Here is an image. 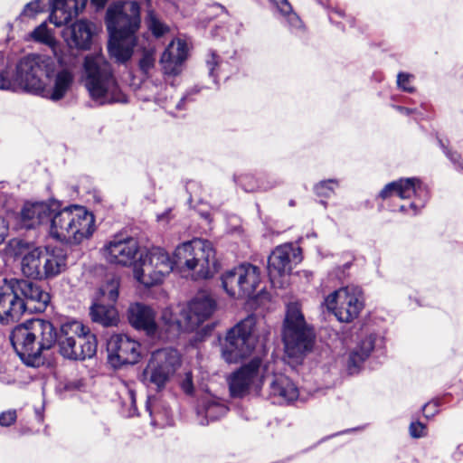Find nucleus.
Wrapping results in <instances>:
<instances>
[{"label": "nucleus", "mask_w": 463, "mask_h": 463, "mask_svg": "<svg viewBox=\"0 0 463 463\" xmlns=\"http://www.w3.org/2000/svg\"><path fill=\"white\" fill-rule=\"evenodd\" d=\"M106 25L110 38L108 44L109 55L124 63L133 55L140 28V6L136 1L118 2L109 6Z\"/></svg>", "instance_id": "obj_1"}, {"label": "nucleus", "mask_w": 463, "mask_h": 463, "mask_svg": "<svg viewBox=\"0 0 463 463\" xmlns=\"http://www.w3.org/2000/svg\"><path fill=\"white\" fill-rule=\"evenodd\" d=\"M57 339V332L52 322L33 318L16 326L11 335V344L27 365L38 367L43 364L44 351L50 350Z\"/></svg>", "instance_id": "obj_2"}, {"label": "nucleus", "mask_w": 463, "mask_h": 463, "mask_svg": "<svg viewBox=\"0 0 463 463\" xmlns=\"http://www.w3.org/2000/svg\"><path fill=\"white\" fill-rule=\"evenodd\" d=\"M50 299L49 293L32 281L5 279L2 283V307L6 305L8 307L4 311L2 321L18 320L27 309L31 312H43Z\"/></svg>", "instance_id": "obj_3"}, {"label": "nucleus", "mask_w": 463, "mask_h": 463, "mask_svg": "<svg viewBox=\"0 0 463 463\" xmlns=\"http://www.w3.org/2000/svg\"><path fill=\"white\" fill-rule=\"evenodd\" d=\"M83 81L90 98L99 105L126 102L110 63L100 53L85 57Z\"/></svg>", "instance_id": "obj_4"}, {"label": "nucleus", "mask_w": 463, "mask_h": 463, "mask_svg": "<svg viewBox=\"0 0 463 463\" xmlns=\"http://www.w3.org/2000/svg\"><path fill=\"white\" fill-rule=\"evenodd\" d=\"M174 256L175 269L194 280L209 279L218 269L215 250L206 240L183 242L176 247Z\"/></svg>", "instance_id": "obj_5"}, {"label": "nucleus", "mask_w": 463, "mask_h": 463, "mask_svg": "<svg viewBox=\"0 0 463 463\" xmlns=\"http://www.w3.org/2000/svg\"><path fill=\"white\" fill-rule=\"evenodd\" d=\"M95 231L94 215L86 208L78 205L61 207L51 219L49 234L52 238L70 243H80L89 239Z\"/></svg>", "instance_id": "obj_6"}, {"label": "nucleus", "mask_w": 463, "mask_h": 463, "mask_svg": "<svg viewBox=\"0 0 463 463\" xmlns=\"http://www.w3.org/2000/svg\"><path fill=\"white\" fill-rule=\"evenodd\" d=\"M56 342L60 354L68 359L84 360L97 351L96 336L80 321H70L61 326Z\"/></svg>", "instance_id": "obj_7"}, {"label": "nucleus", "mask_w": 463, "mask_h": 463, "mask_svg": "<svg viewBox=\"0 0 463 463\" xmlns=\"http://www.w3.org/2000/svg\"><path fill=\"white\" fill-rule=\"evenodd\" d=\"M258 321L249 316L231 328L222 345V356L229 364H237L249 356L258 342Z\"/></svg>", "instance_id": "obj_8"}, {"label": "nucleus", "mask_w": 463, "mask_h": 463, "mask_svg": "<svg viewBox=\"0 0 463 463\" xmlns=\"http://www.w3.org/2000/svg\"><path fill=\"white\" fill-rule=\"evenodd\" d=\"M282 336L288 356L298 357L312 348L315 335L298 303L288 305Z\"/></svg>", "instance_id": "obj_9"}, {"label": "nucleus", "mask_w": 463, "mask_h": 463, "mask_svg": "<svg viewBox=\"0 0 463 463\" xmlns=\"http://www.w3.org/2000/svg\"><path fill=\"white\" fill-rule=\"evenodd\" d=\"M175 268V256L171 259L161 248H152L146 254H139L134 267V277L146 287L161 283Z\"/></svg>", "instance_id": "obj_10"}, {"label": "nucleus", "mask_w": 463, "mask_h": 463, "mask_svg": "<svg viewBox=\"0 0 463 463\" xmlns=\"http://www.w3.org/2000/svg\"><path fill=\"white\" fill-rule=\"evenodd\" d=\"M181 365L179 353L173 348L158 349L152 353L142 373V381L157 391L165 388Z\"/></svg>", "instance_id": "obj_11"}, {"label": "nucleus", "mask_w": 463, "mask_h": 463, "mask_svg": "<svg viewBox=\"0 0 463 463\" xmlns=\"http://www.w3.org/2000/svg\"><path fill=\"white\" fill-rule=\"evenodd\" d=\"M260 283V269L250 263L236 266L222 275V285L232 298L251 297Z\"/></svg>", "instance_id": "obj_12"}, {"label": "nucleus", "mask_w": 463, "mask_h": 463, "mask_svg": "<svg viewBox=\"0 0 463 463\" xmlns=\"http://www.w3.org/2000/svg\"><path fill=\"white\" fill-rule=\"evenodd\" d=\"M324 304L339 322L350 323L357 318L364 307L363 292L356 286L340 288L329 294Z\"/></svg>", "instance_id": "obj_13"}, {"label": "nucleus", "mask_w": 463, "mask_h": 463, "mask_svg": "<svg viewBox=\"0 0 463 463\" xmlns=\"http://www.w3.org/2000/svg\"><path fill=\"white\" fill-rule=\"evenodd\" d=\"M264 379V368L259 358L252 359L229 377V389L232 397L241 398L250 392L258 393Z\"/></svg>", "instance_id": "obj_14"}, {"label": "nucleus", "mask_w": 463, "mask_h": 463, "mask_svg": "<svg viewBox=\"0 0 463 463\" xmlns=\"http://www.w3.org/2000/svg\"><path fill=\"white\" fill-rule=\"evenodd\" d=\"M301 260L299 248L290 243L278 246L269 255L268 260V272L274 287L282 288L284 279L288 276L294 264Z\"/></svg>", "instance_id": "obj_15"}, {"label": "nucleus", "mask_w": 463, "mask_h": 463, "mask_svg": "<svg viewBox=\"0 0 463 463\" xmlns=\"http://www.w3.org/2000/svg\"><path fill=\"white\" fill-rule=\"evenodd\" d=\"M52 60L37 54L28 55L19 61L16 67V80L24 89L37 94Z\"/></svg>", "instance_id": "obj_16"}, {"label": "nucleus", "mask_w": 463, "mask_h": 463, "mask_svg": "<svg viewBox=\"0 0 463 463\" xmlns=\"http://www.w3.org/2000/svg\"><path fill=\"white\" fill-rule=\"evenodd\" d=\"M107 351L109 362L115 368L135 364L141 358V345L127 335H111Z\"/></svg>", "instance_id": "obj_17"}, {"label": "nucleus", "mask_w": 463, "mask_h": 463, "mask_svg": "<svg viewBox=\"0 0 463 463\" xmlns=\"http://www.w3.org/2000/svg\"><path fill=\"white\" fill-rule=\"evenodd\" d=\"M74 78V73L70 68H61L52 73L48 70L37 95L53 101L60 100L71 89Z\"/></svg>", "instance_id": "obj_18"}, {"label": "nucleus", "mask_w": 463, "mask_h": 463, "mask_svg": "<svg viewBox=\"0 0 463 463\" xmlns=\"http://www.w3.org/2000/svg\"><path fill=\"white\" fill-rule=\"evenodd\" d=\"M139 253L138 242L132 237H114L103 248L107 261L120 266H130Z\"/></svg>", "instance_id": "obj_19"}, {"label": "nucleus", "mask_w": 463, "mask_h": 463, "mask_svg": "<svg viewBox=\"0 0 463 463\" xmlns=\"http://www.w3.org/2000/svg\"><path fill=\"white\" fill-rule=\"evenodd\" d=\"M40 272L34 279L53 278L61 273L66 267V254L61 248L47 246L41 248L38 257Z\"/></svg>", "instance_id": "obj_20"}, {"label": "nucleus", "mask_w": 463, "mask_h": 463, "mask_svg": "<svg viewBox=\"0 0 463 463\" xmlns=\"http://www.w3.org/2000/svg\"><path fill=\"white\" fill-rule=\"evenodd\" d=\"M216 307L215 301L206 294H198L187 305H184L186 324L193 331L211 317Z\"/></svg>", "instance_id": "obj_21"}, {"label": "nucleus", "mask_w": 463, "mask_h": 463, "mask_svg": "<svg viewBox=\"0 0 463 463\" xmlns=\"http://www.w3.org/2000/svg\"><path fill=\"white\" fill-rule=\"evenodd\" d=\"M156 316L153 308L141 303L130 305L128 310V321L134 328L144 331L148 336L161 337Z\"/></svg>", "instance_id": "obj_22"}, {"label": "nucleus", "mask_w": 463, "mask_h": 463, "mask_svg": "<svg viewBox=\"0 0 463 463\" xmlns=\"http://www.w3.org/2000/svg\"><path fill=\"white\" fill-rule=\"evenodd\" d=\"M60 208L57 201L26 203L21 212L22 221L26 228H33L49 222Z\"/></svg>", "instance_id": "obj_23"}, {"label": "nucleus", "mask_w": 463, "mask_h": 463, "mask_svg": "<svg viewBox=\"0 0 463 463\" xmlns=\"http://www.w3.org/2000/svg\"><path fill=\"white\" fill-rule=\"evenodd\" d=\"M86 7V0H53L50 22L61 27L69 24Z\"/></svg>", "instance_id": "obj_24"}, {"label": "nucleus", "mask_w": 463, "mask_h": 463, "mask_svg": "<svg viewBox=\"0 0 463 463\" xmlns=\"http://www.w3.org/2000/svg\"><path fill=\"white\" fill-rule=\"evenodd\" d=\"M186 43L177 39L172 41L162 54L160 62L165 74L177 75L181 72L182 64L187 57Z\"/></svg>", "instance_id": "obj_25"}, {"label": "nucleus", "mask_w": 463, "mask_h": 463, "mask_svg": "<svg viewBox=\"0 0 463 463\" xmlns=\"http://www.w3.org/2000/svg\"><path fill=\"white\" fill-rule=\"evenodd\" d=\"M392 195L407 199L411 198L412 195L416 197H420L421 195L426 196L427 191L419 179L405 178L386 184L380 194V196L383 199Z\"/></svg>", "instance_id": "obj_26"}, {"label": "nucleus", "mask_w": 463, "mask_h": 463, "mask_svg": "<svg viewBox=\"0 0 463 463\" xmlns=\"http://www.w3.org/2000/svg\"><path fill=\"white\" fill-rule=\"evenodd\" d=\"M93 26L87 20H79L63 31V37L70 47L87 49L91 42Z\"/></svg>", "instance_id": "obj_27"}, {"label": "nucleus", "mask_w": 463, "mask_h": 463, "mask_svg": "<svg viewBox=\"0 0 463 463\" xmlns=\"http://www.w3.org/2000/svg\"><path fill=\"white\" fill-rule=\"evenodd\" d=\"M298 394V387L288 376L284 374L273 376L269 384V396L273 399V402H290L295 401Z\"/></svg>", "instance_id": "obj_28"}, {"label": "nucleus", "mask_w": 463, "mask_h": 463, "mask_svg": "<svg viewBox=\"0 0 463 463\" xmlns=\"http://www.w3.org/2000/svg\"><path fill=\"white\" fill-rule=\"evenodd\" d=\"M161 320L166 326V332L171 335H176L182 331H190L186 324L184 305L166 307L163 310Z\"/></svg>", "instance_id": "obj_29"}, {"label": "nucleus", "mask_w": 463, "mask_h": 463, "mask_svg": "<svg viewBox=\"0 0 463 463\" xmlns=\"http://www.w3.org/2000/svg\"><path fill=\"white\" fill-rule=\"evenodd\" d=\"M90 314L92 321L104 326H116L118 321V315L113 305H105L103 301L96 300L90 307Z\"/></svg>", "instance_id": "obj_30"}, {"label": "nucleus", "mask_w": 463, "mask_h": 463, "mask_svg": "<svg viewBox=\"0 0 463 463\" xmlns=\"http://www.w3.org/2000/svg\"><path fill=\"white\" fill-rule=\"evenodd\" d=\"M374 346V337L369 335L363 339L361 343L351 352L348 366L352 373L365 361L370 355Z\"/></svg>", "instance_id": "obj_31"}, {"label": "nucleus", "mask_w": 463, "mask_h": 463, "mask_svg": "<svg viewBox=\"0 0 463 463\" xmlns=\"http://www.w3.org/2000/svg\"><path fill=\"white\" fill-rule=\"evenodd\" d=\"M227 411V407L218 398L207 396L202 400L199 413H203L210 420H215L224 416Z\"/></svg>", "instance_id": "obj_32"}, {"label": "nucleus", "mask_w": 463, "mask_h": 463, "mask_svg": "<svg viewBox=\"0 0 463 463\" xmlns=\"http://www.w3.org/2000/svg\"><path fill=\"white\" fill-rule=\"evenodd\" d=\"M41 254V248H32L23 258L21 261V269L27 278L34 279V276L40 272L38 265V257Z\"/></svg>", "instance_id": "obj_33"}, {"label": "nucleus", "mask_w": 463, "mask_h": 463, "mask_svg": "<svg viewBox=\"0 0 463 463\" xmlns=\"http://www.w3.org/2000/svg\"><path fill=\"white\" fill-rule=\"evenodd\" d=\"M118 279L113 277L110 279H108L107 282L99 288L97 300L103 302L107 301L109 304L112 305L118 299Z\"/></svg>", "instance_id": "obj_34"}, {"label": "nucleus", "mask_w": 463, "mask_h": 463, "mask_svg": "<svg viewBox=\"0 0 463 463\" xmlns=\"http://www.w3.org/2000/svg\"><path fill=\"white\" fill-rule=\"evenodd\" d=\"M31 37L33 41L45 44L52 48L53 53L57 55V41L53 33L47 27L46 23L41 24L32 33Z\"/></svg>", "instance_id": "obj_35"}, {"label": "nucleus", "mask_w": 463, "mask_h": 463, "mask_svg": "<svg viewBox=\"0 0 463 463\" xmlns=\"http://www.w3.org/2000/svg\"><path fill=\"white\" fill-rule=\"evenodd\" d=\"M31 249L32 247L23 240L13 239L5 248V256L7 259H23Z\"/></svg>", "instance_id": "obj_36"}, {"label": "nucleus", "mask_w": 463, "mask_h": 463, "mask_svg": "<svg viewBox=\"0 0 463 463\" xmlns=\"http://www.w3.org/2000/svg\"><path fill=\"white\" fill-rule=\"evenodd\" d=\"M146 23L156 37L163 36L169 31V27L153 11L147 13Z\"/></svg>", "instance_id": "obj_37"}, {"label": "nucleus", "mask_w": 463, "mask_h": 463, "mask_svg": "<svg viewBox=\"0 0 463 463\" xmlns=\"http://www.w3.org/2000/svg\"><path fill=\"white\" fill-rule=\"evenodd\" d=\"M53 0H34L28 3L24 9V14L28 16H33L39 13L50 10Z\"/></svg>", "instance_id": "obj_38"}, {"label": "nucleus", "mask_w": 463, "mask_h": 463, "mask_svg": "<svg viewBox=\"0 0 463 463\" xmlns=\"http://www.w3.org/2000/svg\"><path fill=\"white\" fill-rule=\"evenodd\" d=\"M156 56L153 50H145L139 61V68L145 74H148L155 67Z\"/></svg>", "instance_id": "obj_39"}, {"label": "nucleus", "mask_w": 463, "mask_h": 463, "mask_svg": "<svg viewBox=\"0 0 463 463\" xmlns=\"http://www.w3.org/2000/svg\"><path fill=\"white\" fill-rule=\"evenodd\" d=\"M335 187H337V182L335 180L330 179L327 181L320 182L318 184H317L315 191L316 194L319 196L329 197L334 193Z\"/></svg>", "instance_id": "obj_40"}, {"label": "nucleus", "mask_w": 463, "mask_h": 463, "mask_svg": "<svg viewBox=\"0 0 463 463\" xmlns=\"http://www.w3.org/2000/svg\"><path fill=\"white\" fill-rule=\"evenodd\" d=\"M410 435L414 439L426 436V426L420 421H413L409 427Z\"/></svg>", "instance_id": "obj_41"}, {"label": "nucleus", "mask_w": 463, "mask_h": 463, "mask_svg": "<svg viewBox=\"0 0 463 463\" xmlns=\"http://www.w3.org/2000/svg\"><path fill=\"white\" fill-rule=\"evenodd\" d=\"M412 78L413 76L411 74L403 72L399 73L397 78L398 86L405 91L412 92L413 88L410 85Z\"/></svg>", "instance_id": "obj_42"}, {"label": "nucleus", "mask_w": 463, "mask_h": 463, "mask_svg": "<svg viewBox=\"0 0 463 463\" xmlns=\"http://www.w3.org/2000/svg\"><path fill=\"white\" fill-rule=\"evenodd\" d=\"M220 57L213 52H211L206 58V65L211 76H214V71L220 63Z\"/></svg>", "instance_id": "obj_43"}, {"label": "nucleus", "mask_w": 463, "mask_h": 463, "mask_svg": "<svg viewBox=\"0 0 463 463\" xmlns=\"http://www.w3.org/2000/svg\"><path fill=\"white\" fill-rule=\"evenodd\" d=\"M288 23V25L292 28L298 29L302 26V22L300 18L298 16L296 13L292 11V7L290 6V11L288 13H281Z\"/></svg>", "instance_id": "obj_44"}, {"label": "nucleus", "mask_w": 463, "mask_h": 463, "mask_svg": "<svg viewBox=\"0 0 463 463\" xmlns=\"http://www.w3.org/2000/svg\"><path fill=\"white\" fill-rule=\"evenodd\" d=\"M183 391L187 394H192L194 392L193 377L190 372L184 374V378L181 382Z\"/></svg>", "instance_id": "obj_45"}, {"label": "nucleus", "mask_w": 463, "mask_h": 463, "mask_svg": "<svg viewBox=\"0 0 463 463\" xmlns=\"http://www.w3.org/2000/svg\"><path fill=\"white\" fill-rule=\"evenodd\" d=\"M16 420L15 411H7L2 413V426H10Z\"/></svg>", "instance_id": "obj_46"}, {"label": "nucleus", "mask_w": 463, "mask_h": 463, "mask_svg": "<svg viewBox=\"0 0 463 463\" xmlns=\"http://www.w3.org/2000/svg\"><path fill=\"white\" fill-rule=\"evenodd\" d=\"M252 179V177L249 175L242 176L239 179V184L244 188L247 192H253L260 187L258 185L252 184L250 183V180Z\"/></svg>", "instance_id": "obj_47"}, {"label": "nucleus", "mask_w": 463, "mask_h": 463, "mask_svg": "<svg viewBox=\"0 0 463 463\" xmlns=\"http://www.w3.org/2000/svg\"><path fill=\"white\" fill-rule=\"evenodd\" d=\"M446 155L451 160V162L457 165L459 170H463V161H461V156L457 152H451L449 150H446Z\"/></svg>", "instance_id": "obj_48"}, {"label": "nucleus", "mask_w": 463, "mask_h": 463, "mask_svg": "<svg viewBox=\"0 0 463 463\" xmlns=\"http://www.w3.org/2000/svg\"><path fill=\"white\" fill-rule=\"evenodd\" d=\"M277 5L280 13H288L290 11V4L288 0H272Z\"/></svg>", "instance_id": "obj_49"}, {"label": "nucleus", "mask_w": 463, "mask_h": 463, "mask_svg": "<svg viewBox=\"0 0 463 463\" xmlns=\"http://www.w3.org/2000/svg\"><path fill=\"white\" fill-rule=\"evenodd\" d=\"M90 1H91V4L93 5H95L98 9H102L108 2V0H90ZM87 2H88V0H86V3Z\"/></svg>", "instance_id": "obj_50"}, {"label": "nucleus", "mask_w": 463, "mask_h": 463, "mask_svg": "<svg viewBox=\"0 0 463 463\" xmlns=\"http://www.w3.org/2000/svg\"><path fill=\"white\" fill-rule=\"evenodd\" d=\"M397 109L402 112V113H404V114H409L411 112V109H407V108H403V107H397Z\"/></svg>", "instance_id": "obj_51"}, {"label": "nucleus", "mask_w": 463, "mask_h": 463, "mask_svg": "<svg viewBox=\"0 0 463 463\" xmlns=\"http://www.w3.org/2000/svg\"><path fill=\"white\" fill-rule=\"evenodd\" d=\"M146 410L149 411L150 415H152L150 400H148L146 402Z\"/></svg>", "instance_id": "obj_52"}, {"label": "nucleus", "mask_w": 463, "mask_h": 463, "mask_svg": "<svg viewBox=\"0 0 463 463\" xmlns=\"http://www.w3.org/2000/svg\"><path fill=\"white\" fill-rule=\"evenodd\" d=\"M129 395H130V399H131V402L134 404L135 403V394L132 391L129 392Z\"/></svg>", "instance_id": "obj_53"}, {"label": "nucleus", "mask_w": 463, "mask_h": 463, "mask_svg": "<svg viewBox=\"0 0 463 463\" xmlns=\"http://www.w3.org/2000/svg\"><path fill=\"white\" fill-rule=\"evenodd\" d=\"M1 88H2V90L7 88V86L5 85V79H4L3 76H2V85H1Z\"/></svg>", "instance_id": "obj_54"}, {"label": "nucleus", "mask_w": 463, "mask_h": 463, "mask_svg": "<svg viewBox=\"0 0 463 463\" xmlns=\"http://www.w3.org/2000/svg\"><path fill=\"white\" fill-rule=\"evenodd\" d=\"M418 205H419V204H418L416 202H413V203H411V208H415V207H417Z\"/></svg>", "instance_id": "obj_55"}, {"label": "nucleus", "mask_w": 463, "mask_h": 463, "mask_svg": "<svg viewBox=\"0 0 463 463\" xmlns=\"http://www.w3.org/2000/svg\"><path fill=\"white\" fill-rule=\"evenodd\" d=\"M208 421H209V420H207L205 422H204V421H202L201 423H202V424H206V423H208Z\"/></svg>", "instance_id": "obj_56"}, {"label": "nucleus", "mask_w": 463, "mask_h": 463, "mask_svg": "<svg viewBox=\"0 0 463 463\" xmlns=\"http://www.w3.org/2000/svg\"><path fill=\"white\" fill-rule=\"evenodd\" d=\"M147 3H150V0H146Z\"/></svg>", "instance_id": "obj_57"}]
</instances>
